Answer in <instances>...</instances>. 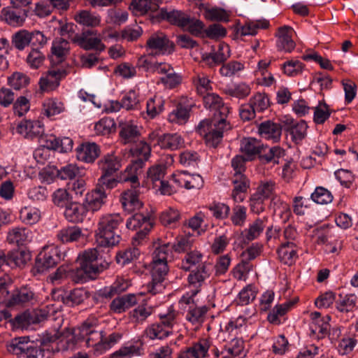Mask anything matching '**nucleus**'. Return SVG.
I'll list each match as a JSON object with an SVG mask.
<instances>
[{"label": "nucleus", "mask_w": 358, "mask_h": 358, "mask_svg": "<svg viewBox=\"0 0 358 358\" xmlns=\"http://www.w3.org/2000/svg\"><path fill=\"white\" fill-rule=\"evenodd\" d=\"M76 335L79 338H83V346L92 348L96 356L105 353L121 338L120 334L117 333L105 337L103 331L96 329V322L90 320H87L76 328Z\"/></svg>", "instance_id": "nucleus-1"}, {"label": "nucleus", "mask_w": 358, "mask_h": 358, "mask_svg": "<svg viewBox=\"0 0 358 358\" xmlns=\"http://www.w3.org/2000/svg\"><path fill=\"white\" fill-rule=\"evenodd\" d=\"M172 253L169 243L155 248L152 253L151 275L152 281L146 285V290L152 295L162 292L165 286L164 281L169 272L168 258Z\"/></svg>", "instance_id": "nucleus-2"}, {"label": "nucleus", "mask_w": 358, "mask_h": 358, "mask_svg": "<svg viewBox=\"0 0 358 358\" xmlns=\"http://www.w3.org/2000/svg\"><path fill=\"white\" fill-rule=\"evenodd\" d=\"M123 220L119 213H106L99 217L95 231L98 246L113 247L120 242L121 236L117 231Z\"/></svg>", "instance_id": "nucleus-3"}, {"label": "nucleus", "mask_w": 358, "mask_h": 358, "mask_svg": "<svg viewBox=\"0 0 358 358\" xmlns=\"http://www.w3.org/2000/svg\"><path fill=\"white\" fill-rule=\"evenodd\" d=\"M111 262L99 257L97 248L85 250L80 259V268L77 273L82 282L96 279L103 271L109 268Z\"/></svg>", "instance_id": "nucleus-4"}, {"label": "nucleus", "mask_w": 358, "mask_h": 358, "mask_svg": "<svg viewBox=\"0 0 358 358\" xmlns=\"http://www.w3.org/2000/svg\"><path fill=\"white\" fill-rule=\"evenodd\" d=\"M181 268L189 271L187 280L205 283L211 274L210 264L203 261V254L198 250H192L185 255L181 262Z\"/></svg>", "instance_id": "nucleus-5"}, {"label": "nucleus", "mask_w": 358, "mask_h": 358, "mask_svg": "<svg viewBox=\"0 0 358 358\" xmlns=\"http://www.w3.org/2000/svg\"><path fill=\"white\" fill-rule=\"evenodd\" d=\"M231 128V126L227 118L218 119L215 115L212 120L201 121L197 130L204 136L206 143L215 148L222 141L224 133Z\"/></svg>", "instance_id": "nucleus-6"}, {"label": "nucleus", "mask_w": 358, "mask_h": 358, "mask_svg": "<svg viewBox=\"0 0 358 358\" xmlns=\"http://www.w3.org/2000/svg\"><path fill=\"white\" fill-rule=\"evenodd\" d=\"M209 351L215 358H223L222 350L220 351L213 345L210 338H200L191 346L182 349L178 355V358H206L209 357Z\"/></svg>", "instance_id": "nucleus-7"}, {"label": "nucleus", "mask_w": 358, "mask_h": 358, "mask_svg": "<svg viewBox=\"0 0 358 358\" xmlns=\"http://www.w3.org/2000/svg\"><path fill=\"white\" fill-rule=\"evenodd\" d=\"M63 256L58 246L54 244L45 245L36 258L34 268L38 273H43L56 266Z\"/></svg>", "instance_id": "nucleus-8"}, {"label": "nucleus", "mask_w": 358, "mask_h": 358, "mask_svg": "<svg viewBox=\"0 0 358 358\" xmlns=\"http://www.w3.org/2000/svg\"><path fill=\"white\" fill-rule=\"evenodd\" d=\"M145 48L152 55H164L173 52L174 45L164 34L155 33L147 40Z\"/></svg>", "instance_id": "nucleus-9"}, {"label": "nucleus", "mask_w": 358, "mask_h": 358, "mask_svg": "<svg viewBox=\"0 0 358 358\" xmlns=\"http://www.w3.org/2000/svg\"><path fill=\"white\" fill-rule=\"evenodd\" d=\"M27 10L13 5L3 8L0 13V20L13 27H22L28 16Z\"/></svg>", "instance_id": "nucleus-10"}, {"label": "nucleus", "mask_w": 358, "mask_h": 358, "mask_svg": "<svg viewBox=\"0 0 358 358\" xmlns=\"http://www.w3.org/2000/svg\"><path fill=\"white\" fill-rule=\"evenodd\" d=\"M193 106L194 102L192 99L187 97L181 98L176 108L169 114V122L180 125L185 124L189 118Z\"/></svg>", "instance_id": "nucleus-11"}, {"label": "nucleus", "mask_w": 358, "mask_h": 358, "mask_svg": "<svg viewBox=\"0 0 358 358\" xmlns=\"http://www.w3.org/2000/svg\"><path fill=\"white\" fill-rule=\"evenodd\" d=\"M204 107L210 110L215 111L214 117L227 118L230 113L231 108L224 104L222 97L215 93H207L203 97Z\"/></svg>", "instance_id": "nucleus-12"}, {"label": "nucleus", "mask_w": 358, "mask_h": 358, "mask_svg": "<svg viewBox=\"0 0 358 358\" xmlns=\"http://www.w3.org/2000/svg\"><path fill=\"white\" fill-rule=\"evenodd\" d=\"M95 34L91 31H86L80 34H76L72 41L85 50H96L101 52L105 50L106 46L101 43L99 38L95 36Z\"/></svg>", "instance_id": "nucleus-13"}, {"label": "nucleus", "mask_w": 358, "mask_h": 358, "mask_svg": "<svg viewBox=\"0 0 358 358\" xmlns=\"http://www.w3.org/2000/svg\"><path fill=\"white\" fill-rule=\"evenodd\" d=\"M66 71L60 69L49 70L39 80V87L43 92H51L57 88L62 78L66 76Z\"/></svg>", "instance_id": "nucleus-14"}, {"label": "nucleus", "mask_w": 358, "mask_h": 358, "mask_svg": "<svg viewBox=\"0 0 358 358\" xmlns=\"http://www.w3.org/2000/svg\"><path fill=\"white\" fill-rule=\"evenodd\" d=\"M311 322L310 323V330L313 335L318 338H323L329 334L330 324L329 323L330 317L326 315L322 317L319 312L311 313Z\"/></svg>", "instance_id": "nucleus-15"}, {"label": "nucleus", "mask_w": 358, "mask_h": 358, "mask_svg": "<svg viewBox=\"0 0 358 358\" xmlns=\"http://www.w3.org/2000/svg\"><path fill=\"white\" fill-rule=\"evenodd\" d=\"M17 131L27 138H39L44 133V125L39 120H24L17 125Z\"/></svg>", "instance_id": "nucleus-16"}, {"label": "nucleus", "mask_w": 358, "mask_h": 358, "mask_svg": "<svg viewBox=\"0 0 358 358\" xmlns=\"http://www.w3.org/2000/svg\"><path fill=\"white\" fill-rule=\"evenodd\" d=\"M143 167L142 161L132 160L118 176L120 182H129L134 187H138V176L141 174Z\"/></svg>", "instance_id": "nucleus-17"}, {"label": "nucleus", "mask_w": 358, "mask_h": 358, "mask_svg": "<svg viewBox=\"0 0 358 358\" xmlns=\"http://www.w3.org/2000/svg\"><path fill=\"white\" fill-rule=\"evenodd\" d=\"M36 301L35 294L27 287H21L13 292L6 302L8 307L24 306L33 304Z\"/></svg>", "instance_id": "nucleus-18"}, {"label": "nucleus", "mask_w": 358, "mask_h": 358, "mask_svg": "<svg viewBox=\"0 0 358 358\" xmlns=\"http://www.w3.org/2000/svg\"><path fill=\"white\" fill-rule=\"evenodd\" d=\"M294 30L291 27L282 26L278 29L275 33L276 47L278 50L291 52L296 46L292 39Z\"/></svg>", "instance_id": "nucleus-19"}, {"label": "nucleus", "mask_w": 358, "mask_h": 358, "mask_svg": "<svg viewBox=\"0 0 358 358\" xmlns=\"http://www.w3.org/2000/svg\"><path fill=\"white\" fill-rule=\"evenodd\" d=\"M144 355L143 344L140 341L126 343L119 350L111 354V358H133Z\"/></svg>", "instance_id": "nucleus-20"}, {"label": "nucleus", "mask_w": 358, "mask_h": 358, "mask_svg": "<svg viewBox=\"0 0 358 358\" xmlns=\"http://www.w3.org/2000/svg\"><path fill=\"white\" fill-rule=\"evenodd\" d=\"M97 166L101 174L114 175L122 167V159L114 153H108L101 157Z\"/></svg>", "instance_id": "nucleus-21"}, {"label": "nucleus", "mask_w": 358, "mask_h": 358, "mask_svg": "<svg viewBox=\"0 0 358 358\" xmlns=\"http://www.w3.org/2000/svg\"><path fill=\"white\" fill-rule=\"evenodd\" d=\"M107 194L105 189L100 187H96L85 195L84 204L88 210L95 212L101 209L106 203Z\"/></svg>", "instance_id": "nucleus-22"}, {"label": "nucleus", "mask_w": 358, "mask_h": 358, "mask_svg": "<svg viewBox=\"0 0 358 358\" xmlns=\"http://www.w3.org/2000/svg\"><path fill=\"white\" fill-rule=\"evenodd\" d=\"M78 160L85 163H93L100 155L101 150L95 143H84L76 150Z\"/></svg>", "instance_id": "nucleus-23"}, {"label": "nucleus", "mask_w": 358, "mask_h": 358, "mask_svg": "<svg viewBox=\"0 0 358 358\" xmlns=\"http://www.w3.org/2000/svg\"><path fill=\"white\" fill-rule=\"evenodd\" d=\"M258 133L260 136L266 140L278 142L282 135V126L270 120L264 121L259 124Z\"/></svg>", "instance_id": "nucleus-24"}, {"label": "nucleus", "mask_w": 358, "mask_h": 358, "mask_svg": "<svg viewBox=\"0 0 358 358\" xmlns=\"http://www.w3.org/2000/svg\"><path fill=\"white\" fill-rule=\"evenodd\" d=\"M141 294H128L114 299L110 304V310L116 313H122L138 303Z\"/></svg>", "instance_id": "nucleus-25"}, {"label": "nucleus", "mask_w": 358, "mask_h": 358, "mask_svg": "<svg viewBox=\"0 0 358 358\" xmlns=\"http://www.w3.org/2000/svg\"><path fill=\"white\" fill-rule=\"evenodd\" d=\"M199 9L203 12L204 18L208 21L227 22L229 21L231 12L220 7H210L201 3Z\"/></svg>", "instance_id": "nucleus-26"}, {"label": "nucleus", "mask_w": 358, "mask_h": 358, "mask_svg": "<svg viewBox=\"0 0 358 358\" xmlns=\"http://www.w3.org/2000/svg\"><path fill=\"white\" fill-rule=\"evenodd\" d=\"M234 189L231 196L235 202H242L245 197V192L250 187V181L244 174H234L232 178Z\"/></svg>", "instance_id": "nucleus-27"}, {"label": "nucleus", "mask_w": 358, "mask_h": 358, "mask_svg": "<svg viewBox=\"0 0 358 358\" xmlns=\"http://www.w3.org/2000/svg\"><path fill=\"white\" fill-rule=\"evenodd\" d=\"M208 310L209 308L206 306L189 307L185 311V320L198 329L206 321Z\"/></svg>", "instance_id": "nucleus-28"}, {"label": "nucleus", "mask_w": 358, "mask_h": 358, "mask_svg": "<svg viewBox=\"0 0 358 358\" xmlns=\"http://www.w3.org/2000/svg\"><path fill=\"white\" fill-rule=\"evenodd\" d=\"M123 208L129 213L140 209L143 203L139 199V192L136 189H130L123 192L120 196Z\"/></svg>", "instance_id": "nucleus-29"}, {"label": "nucleus", "mask_w": 358, "mask_h": 358, "mask_svg": "<svg viewBox=\"0 0 358 358\" xmlns=\"http://www.w3.org/2000/svg\"><path fill=\"white\" fill-rule=\"evenodd\" d=\"M280 261L287 265H292L298 258L296 245L292 241L282 243L277 250Z\"/></svg>", "instance_id": "nucleus-30"}, {"label": "nucleus", "mask_w": 358, "mask_h": 358, "mask_svg": "<svg viewBox=\"0 0 358 358\" xmlns=\"http://www.w3.org/2000/svg\"><path fill=\"white\" fill-rule=\"evenodd\" d=\"M88 211L84 203L83 204L78 202L71 201L66 207L64 211V216L67 220L71 222H82Z\"/></svg>", "instance_id": "nucleus-31"}, {"label": "nucleus", "mask_w": 358, "mask_h": 358, "mask_svg": "<svg viewBox=\"0 0 358 358\" xmlns=\"http://www.w3.org/2000/svg\"><path fill=\"white\" fill-rule=\"evenodd\" d=\"M31 232L25 227H13L7 234V241L10 244L24 245L31 241Z\"/></svg>", "instance_id": "nucleus-32"}, {"label": "nucleus", "mask_w": 358, "mask_h": 358, "mask_svg": "<svg viewBox=\"0 0 358 358\" xmlns=\"http://www.w3.org/2000/svg\"><path fill=\"white\" fill-rule=\"evenodd\" d=\"M31 259V252L26 250H15L6 256V265L11 268L24 267Z\"/></svg>", "instance_id": "nucleus-33"}, {"label": "nucleus", "mask_w": 358, "mask_h": 358, "mask_svg": "<svg viewBox=\"0 0 358 358\" xmlns=\"http://www.w3.org/2000/svg\"><path fill=\"white\" fill-rule=\"evenodd\" d=\"M190 291L184 294L180 299L178 303L185 311L192 306H196L194 303V296L201 292V287L205 283H200L187 280Z\"/></svg>", "instance_id": "nucleus-34"}, {"label": "nucleus", "mask_w": 358, "mask_h": 358, "mask_svg": "<svg viewBox=\"0 0 358 358\" xmlns=\"http://www.w3.org/2000/svg\"><path fill=\"white\" fill-rule=\"evenodd\" d=\"M185 145L183 138L178 133H167L161 135L159 139V145L162 149L176 150Z\"/></svg>", "instance_id": "nucleus-35"}, {"label": "nucleus", "mask_w": 358, "mask_h": 358, "mask_svg": "<svg viewBox=\"0 0 358 358\" xmlns=\"http://www.w3.org/2000/svg\"><path fill=\"white\" fill-rule=\"evenodd\" d=\"M285 151L280 146H273L269 148L267 145H263L258 157L259 160L264 164L273 163L278 164L279 159L284 155Z\"/></svg>", "instance_id": "nucleus-36"}, {"label": "nucleus", "mask_w": 358, "mask_h": 358, "mask_svg": "<svg viewBox=\"0 0 358 358\" xmlns=\"http://www.w3.org/2000/svg\"><path fill=\"white\" fill-rule=\"evenodd\" d=\"M160 15L162 19L166 20L171 24L185 28L189 22V15L180 10H173L168 11L166 9H161Z\"/></svg>", "instance_id": "nucleus-37"}, {"label": "nucleus", "mask_w": 358, "mask_h": 358, "mask_svg": "<svg viewBox=\"0 0 358 358\" xmlns=\"http://www.w3.org/2000/svg\"><path fill=\"white\" fill-rule=\"evenodd\" d=\"M263 145L261 141L255 138H244L241 142V150L252 160L255 156L259 155Z\"/></svg>", "instance_id": "nucleus-38"}, {"label": "nucleus", "mask_w": 358, "mask_h": 358, "mask_svg": "<svg viewBox=\"0 0 358 358\" xmlns=\"http://www.w3.org/2000/svg\"><path fill=\"white\" fill-rule=\"evenodd\" d=\"M159 0H133L130 9L136 15H143L148 12L158 10Z\"/></svg>", "instance_id": "nucleus-39"}, {"label": "nucleus", "mask_w": 358, "mask_h": 358, "mask_svg": "<svg viewBox=\"0 0 358 358\" xmlns=\"http://www.w3.org/2000/svg\"><path fill=\"white\" fill-rule=\"evenodd\" d=\"M153 225L152 220L148 215L143 213H135L130 217L126 222V227L131 230H136L138 228L144 227L145 229H152Z\"/></svg>", "instance_id": "nucleus-40"}, {"label": "nucleus", "mask_w": 358, "mask_h": 358, "mask_svg": "<svg viewBox=\"0 0 358 358\" xmlns=\"http://www.w3.org/2000/svg\"><path fill=\"white\" fill-rule=\"evenodd\" d=\"M357 298L355 294H347L341 296L336 301V308L340 313L349 314L348 317H352L354 316L353 313L357 309Z\"/></svg>", "instance_id": "nucleus-41"}, {"label": "nucleus", "mask_w": 358, "mask_h": 358, "mask_svg": "<svg viewBox=\"0 0 358 358\" xmlns=\"http://www.w3.org/2000/svg\"><path fill=\"white\" fill-rule=\"evenodd\" d=\"M65 110L64 104L57 98L44 99L42 104V114L48 117L60 114Z\"/></svg>", "instance_id": "nucleus-42"}, {"label": "nucleus", "mask_w": 358, "mask_h": 358, "mask_svg": "<svg viewBox=\"0 0 358 358\" xmlns=\"http://www.w3.org/2000/svg\"><path fill=\"white\" fill-rule=\"evenodd\" d=\"M225 94L238 99H244L251 93V87L249 84L240 82L227 86L224 89Z\"/></svg>", "instance_id": "nucleus-43"}, {"label": "nucleus", "mask_w": 358, "mask_h": 358, "mask_svg": "<svg viewBox=\"0 0 358 358\" xmlns=\"http://www.w3.org/2000/svg\"><path fill=\"white\" fill-rule=\"evenodd\" d=\"M120 138L124 144L136 142L139 136V131L136 126L130 123H122L120 125Z\"/></svg>", "instance_id": "nucleus-44"}, {"label": "nucleus", "mask_w": 358, "mask_h": 358, "mask_svg": "<svg viewBox=\"0 0 358 358\" xmlns=\"http://www.w3.org/2000/svg\"><path fill=\"white\" fill-rule=\"evenodd\" d=\"M269 22L267 20L262 19L246 22L241 28V36H254L257 34L259 29H266L269 27Z\"/></svg>", "instance_id": "nucleus-45"}, {"label": "nucleus", "mask_w": 358, "mask_h": 358, "mask_svg": "<svg viewBox=\"0 0 358 358\" xmlns=\"http://www.w3.org/2000/svg\"><path fill=\"white\" fill-rule=\"evenodd\" d=\"M293 305L294 303L292 301L277 304L268 314L267 320L271 324H280L281 323L280 317L287 314Z\"/></svg>", "instance_id": "nucleus-46"}, {"label": "nucleus", "mask_w": 358, "mask_h": 358, "mask_svg": "<svg viewBox=\"0 0 358 358\" xmlns=\"http://www.w3.org/2000/svg\"><path fill=\"white\" fill-rule=\"evenodd\" d=\"M153 313L152 306L146 303L139 304L132 311L129 313V317L133 322L136 324H143L148 317Z\"/></svg>", "instance_id": "nucleus-47"}, {"label": "nucleus", "mask_w": 358, "mask_h": 358, "mask_svg": "<svg viewBox=\"0 0 358 358\" xmlns=\"http://www.w3.org/2000/svg\"><path fill=\"white\" fill-rule=\"evenodd\" d=\"M172 333L165 329L159 322L149 325L145 330L146 338L150 340H162L169 337Z\"/></svg>", "instance_id": "nucleus-48"}, {"label": "nucleus", "mask_w": 358, "mask_h": 358, "mask_svg": "<svg viewBox=\"0 0 358 358\" xmlns=\"http://www.w3.org/2000/svg\"><path fill=\"white\" fill-rule=\"evenodd\" d=\"M266 221L265 217L258 218L250 224L248 228L244 231L245 239L248 241H252L257 238L266 227Z\"/></svg>", "instance_id": "nucleus-49"}, {"label": "nucleus", "mask_w": 358, "mask_h": 358, "mask_svg": "<svg viewBox=\"0 0 358 358\" xmlns=\"http://www.w3.org/2000/svg\"><path fill=\"white\" fill-rule=\"evenodd\" d=\"M87 298V292L83 288H76L62 296L63 303L69 306L79 305Z\"/></svg>", "instance_id": "nucleus-50"}, {"label": "nucleus", "mask_w": 358, "mask_h": 358, "mask_svg": "<svg viewBox=\"0 0 358 358\" xmlns=\"http://www.w3.org/2000/svg\"><path fill=\"white\" fill-rule=\"evenodd\" d=\"M82 236V230L79 227H72L59 230L57 238L62 243H68L78 241Z\"/></svg>", "instance_id": "nucleus-51"}, {"label": "nucleus", "mask_w": 358, "mask_h": 358, "mask_svg": "<svg viewBox=\"0 0 358 358\" xmlns=\"http://www.w3.org/2000/svg\"><path fill=\"white\" fill-rule=\"evenodd\" d=\"M164 110V101L162 97L154 96L148 99L146 103V115L150 119H154Z\"/></svg>", "instance_id": "nucleus-52"}, {"label": "nucleus", "mask_w": 358, "mask_h": 358, "mask_svg": "<svg viewBox=\"0 0 358 358\" xmlns=\"http://www.w3.org/2000/svg\"><path fill=\"white\" fill-rule=\"evenodd\" d=\"M244 350V342L241 338H234L222 350L223 358L239 356Z\"/></svg>", "instance_id": "nucleus-53"}, {"label": "nucleus", "mask_w": 358, "mask_h": 358, "mask_svg": "<svg viewBox=\"0 0 358 358\" xmlns=\"http://www.w3.org/2000/svg\"><path fill=\"white\" fill-rule=\"evenodd\" d=\"M20 218L27 224H34L41 220V212L37 208L25 206L20 211Z\"/></svg>", "instance_id": "nucleus-54"}, {"label": "nucleus", "mask_w": 358, "mask_h": 358, "mask_svg": "<svg viewBox=\"0 0 358 358\" xmlns=\"http://www.w3.org/2000/svg\"><path fill=\"white\" fill-rule=\"evenodd\" d=\"M178 316L179 313L171 306L168 308L166 313L159 315V322L165 329L173 333L174 326L178 324Z\"/></svg>", "instance_id": "nucleus-55"}, {"label": "nucleus", "mask_w": 358, "mask_h": 358, "mask_svg": "<svg viewBox=\"0 0 358 358\" xmlns=\"http://www.w3.org/2000/svg\"><path fill=\"white\" fill-rule=\"evenodd\" d=\"M166 173V167L163 164H155L150 167L147 171L148 179L157 187L158 184L164 180Z\"/></svg>", "instance_id": "nucleus-56"}, {"label": "nucleus", "mask_w": 358, "mask_h": 358, "mask_svg": "<svg viewBox=\"0 0 358 358\" xmlns=\"http://www.w3.org/2000/svg\"><path fill=\"white\" fill-rule=\"evenodd\" d=\"M116 129V124L111 117H105L96 122L94 131L99 135H108Z\"/></svg>", "instance_id": "nucleus-57"}, {"label": "nucleus", "mask_w": 358, "mask_h": 358, "mask_svg": "<svg viewBox=\"0 0 358 358\" xmlns=\"http://www.w3.org/2000/svg\"><path fill=\"white\" fill-rule=\"evenodd\" d=\"M123 108L127 110H138L140 106V95L138 91L130 90L122 98Z\"/></svg>", "instance_id": "nucleus-58"}, {"label": "nucleus", "mask_w": 358, "mask_h": 358, "mask_svg": "<svg viewBox=\"0 0 358 358\" xmlns=\"http://www.w3.org/2000/svg\"><path fill=\"white\" fill-rule=\"evenodd\" d=\"M130 151L132 156L137 158L136 160L142 161L143 165L145 166V162L148 159L151 150L147 143L140 141L131 148Z\"/></svg>", "instance_id": "nucleus-59"}, {"label": "nucleus", "mask_w": 358, "mask_h": 358, "mask_svg": "<svg viewBox=\"0 0 358 358\" xmlns=\"http://www.w3.org/2000/svg\"><path fill=\"white\" fill-rule=\"evenodd\" d=\"M75 20L87 27H96L100 23V17L90 11L81 10L75 16Z\"/></svg>", "instance_id": "nucleus-60"}, {"label": "nucleus", "mask_w": 358, "mask_h": 358, "mask_svg": "<svg viewBox=\"0 0 358 358\" xmlns=\"http://www.w3.org/2000/svg\"><path fill=\"white\" fill-rule=\"evenodd\" d=\"M29 83L30 78L22 72H14L8 78V84L16 90L26 87Z\"/></svg>", "instance_id": "nucleus-61"}, {"label": "nucleus", "mask_w": 358, "mask_h": 358, "mask_svg": "<svg viewBox=\"0 0 358 358\" xmlns=\"http://www.w3.org/2000/svg\"><path fill=\"white\" fill-rule=\"evenodd\" d=\"M12 44L18 50L22 51L30 44L29 31L21 29L12 36Z\"/></svg>", "instance_id": "nucleus-62"}, {"label": "nucleus", "mask_w": 358, "mask_h": 358, "mask_svg": "<svg viewBox=\"0 0 358 358\" xmlns=\"http://www.w3.org/2000/svg\"><path fill=\"white\" fill-rule=\"evenodd\" d=\"M80 174V169L76 164H67L57 171V177L61 180H73Z\"/></svg>", "instance_id": "nucleus-63"}, {"label": "nucleus", "mask_w": 358, "mask_h": 358, "mask_svg": "<svg viewBox=\"0 0 358 358\" xmlns=\"http://www.w3.org/2000/svg\"><path fill=\"white\" fill-rule=\"evenodd\" d=\"M53 203L58 207H66L72 201V196L65 188H59L52 194Z\"/></svg>", "instance_id": "nucleus-64"}]
</instances>
